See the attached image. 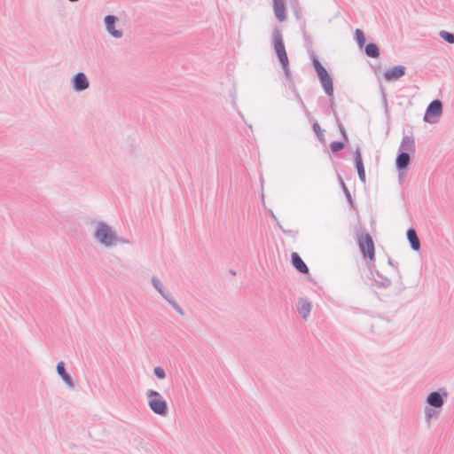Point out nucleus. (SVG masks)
Returning a JSON list of instances; mask_svg holds the SVG:
<instances>
[{
    "label": "nucleus",
    "instance_id": "f257e3e1",
    "mask_svg": "<svg viewBox=\"0 0 454 454\" xmlns=\"http://www.w3.org/2000/svg\"><path fill=\"white\" fill-rule=\"evenodd\" d=\"M449 394L443 387L430 392L426 398L425 419L430 424L431 419L440 414L443 405L447 402Z\"/></svg>",
    "mask_w": 454,
    "mask_h": 454
},
{
    "label": "nucleus",
    "instance_id": "f03ea898",
    "mask_svg": "<svg viewBox=\"0 0 454 454\" xmlns=\"http://www.w3.org/2000/svg\"><path fill=\"white\" fill-rule=\"evenodd\" d=\"M272 48L278 59L279 63L281 64L285 77L290 78L291 70L289 67V59L286 50L282 33L278 27H276L272 31Z\"/></svg>",
    "mask_w": 454,
    "mask_h": 454
},
{
    "label": "nucleus",
    "instance_id": "7ed1b4c3",
    "mask_svg": "<svg viewBox=\"0 0 454 454\" xmlns=\"http://www.w3.org/2000/svg\"><path fill=\"white\" fill-rule=\"evenodd\" d=\"M312 65L325 95L332 97L334 93V88L331 74L323 67L317 55H312Z\"/></svg>",
    "mask_w": 454,
    "mask_h": 454
},
{
    "label": "nucleus",
    "instance_id": "20e7f679",
    "mask_svg": "<svg viewBox=\"0 0 454 454\" xmlns=\"http://www.w3.org/2000/svg\"><path fill=\"white\" fill-rule=\"evenodd\" d=\"M94 238L106 247L114 246L116 232L105 222H98L94 231Z\"/></svg>",
    "mask_w": 454,
    "mask_h": 454
},
{
    "label": "nucleus",
    "instance_id": "39448f33",
    "mask_svg": "<svg viewBox=\"0 0 454 454\" xmlns=\"http://www.w3.org/2000/svg\"><path fill=\"white\" fill-rule=\"evenodd\" d=\"M146 398L148 406L153 413L163 417L168 413V403L158 391L148 389Z\"/></svg>",
    "mask_w": 454,
    "mask_h": 454
},
{
    "label": "nucleus",
    "instance_id": "423d86ee",
    "mask_svg": "<svg viewBox=\"0 0 454 454\" xmlns=\"http://www.w3.org/2000/svg\"><path fill=\"white\" fill-rule=\"evenodd\" d=\"M357 244L360 251L365 259L374 261L375 259V247L372 236L368 232L357 235Z\"/></svg>",
    "mask_w": 454,
    "mask_h": 454
},
{
    "label": "nucleus",
    "instance_id": "0eeeda50",
    "mask_svg": "<svg viewBox=\"0 0 454 454\" xmlns=\"http://www.w3.org/2000/svg\"><path fill=\"white\" fill-rule=\"evenodd\" d=\"M442 114V102L435 98L432 100L428 106H427L424 121L427 123H434L436 119L439 118Z\"/></svg>",
    "mask_w": 454,
    "mask_h": 454
},
{
    "label": "nucleus",
    "instance_id": "6e6552de",
    "mask_svg": "<svg viewBox=\"0 0 454 454\" xmlns=\"http://www.w3.org/2000/svg\"><path fill=\"white\" fill-rule=\"evenodd\" d=\"M410 153L411 152H405L403 150L398 149V153L395 158V168L399 173L400 177L402 175L406 173L411 162Z\"/></svg>",
    "mask_w": 454,
    "mask_h": 454
},
{
    "label": "nucleus",
    "instance_id": "1a4fd4ad",
    "mask_svg": "<svg viewBox=\"0 0 454 454\" xmlns=\"http://www.w3.org/2000/svg\"><path fill=\"white\" fill-rule=\"evenodd\" d=\"M119 19L117 16L109 14L106 15L104 19V23L106 26V29L107 33L113 36L114 38L119 39L122 37L123 32L121 29H117L116 23L118 22Z\"/></svg>",
    "mask_w": 454,
    "mask_h": 454
},
{
    "label": "nucleus",
    "instance_id": "9d476101",
    "mask_svg": "<svg viewBox=\"0 0 454 454\" xmlns=\"http://www.w3.org/2000/svg\"><path fill=\"white\" fill-rule=\"evenodd\" d=\"M71 85L75 92H82L90 87V81L83 72H78L71 78Z\"/></svg>",
    "mask_w": 454,
    "mask_h": 454
},
{
    "label": "nucleus",
    "instance_id": "9b49d317",
    "mask_svg": "<svg viewBox=\"0 0 454 454\" xmlns=\"http://www.w3.org/2000/svg\"><path fill=\"white\" fill-rule=\"evenodd\" d=\"M406 67L403 65H396L386 70L383 77L387 82H395L405 74Z\"/></svg>",
    "mask_w": 454,
    "mask_h": 454
},
{
    "label": "nucleus",
    "instance_id": "f8f14e48",
    "mask_svg": "<svg viewBox=\"0 0 454 454\" xmlns=\"http://www.w3.org/2000/svg\"><path fill=\"white\" fill-rule=\"evenodd\" d=\"M354 164L357 171L358 178L362 184L366 183V175L360 149L357 147L353 153Z\"/></svg>",
    "mask_w": 454,
    "mask_h": 454
},
{
    "label": "nucleus",
    "instance_id": "ddd939ff",
    "mask_svg": "<svg viewBox=\"0 0 454 454\" xmlns=\"http://www.w3.org/2000/svg\"><path fill=\"white\" fill-rule=\"evenodd\" d=\"M372 278L375 285L380 288H387L391 286L390 278L383 276L379 270L373 266H369Z\"/></svg>",
    "mask_w": 454,
    "mask_h": 454
},
{
    "label": "nucleus",
    "instance_id": "4468645a",
    "mask_svg": "<svg viewBox=\"0 0 454 454\" xmlns=\"http://www.w3.org/2000/svg\"><path fill=\"white\" fill-rule=\"evenodd\" d=\"M57 372L59 376L61 378V380L64 381V383L69 387L74 388V382L72 378V376L67 372L66 370V364L63 361H59L57 364Z\"/></svg>",
    "mask_w": 454,
    "mask_h": 454
},
{
    "label": "nucleus",
    "instance_id": "2eb2a0df",
    "mask_svg": "<svg viewBox=\"0 0 454 454\" xmlns=\"http://www.w3.org/2000/svg\"><path fill=\"white\" fill-rule=\"evenodd\" d=\"M291 263L294 269L301 274H308L309 272L308 265L296 252L291 254Z\"/></svg>",
    "mask_w": 454,
    "mask_h": 454
},
{
    "label": "nucleus",
    "instance_id": "dca6fc26",
    "mask_svg": "<svg viewBox=\"0 0 454 454\" xmlns=\"http://www.w3.org/2000/svg\"><path fill=\"white\" fill-rule=\"evenodd\" d=\"M273 11L276 19L283 22L286 19L285 0H273Z\"/></svg>",
    "mask_w": 454,
    "mask_h": 454
},
{
    "label": "nucleus",
    "instance_id": "f3484780",
    "mask_svg": "<svg viewBox=\"0 0 454 454\" xmlns=\"http://www.w3.org/2000/svg\"><path fill=\"white\" fill-rule=\"evenodd\" d=\"M297 310L303 319H307L310 314L311 303L306 298H299Z\"/></svg>",
    "mask_w": 454,
    "mask_h": 454
},
{
    "label": "nucleus",
    "instance_id": "a211bd4d",
    "mask_svg": "<svg viewBox=\"0 0 454 454\" xmlns=\"http://www.w3.org/2000/svg\"><path fill=\"white\" fill-rule=\"evenodd\" d=\"M406 237L413 251H419L421 248L420 241L417 236L416 231L411 227L406 231Z\"/></svg>",
    "mask_w": 454,
    "mask_h": 454
},
{
    "label": "nucleus",
    "instance_id": "6ab92c4d",
    "mask_svg": "<svg viewBox=\"0 0 454 454\" xmlns=\"http://www.w3.org/2000/svg\"><path fill=\"white\" fill-rule=\"evenodd\" d=\"M301 30L302 32V37L304 40V46L307 49L308 53L309 54L310 59L312 60V55H316L312 49V40L310 36L308 35L306 31V23L305 20H302L300 24Z\"/></svg>",
    "mask_w": 454,
    "mask_h": 454
},
{
    "label": "nucleus",
    "instance_id": "aec40b11",
    "mask_svg": "<svg viewBox=\"0 0 454 454\" xmlns=\"http://www.w3.org/2000/svg\"><path fill=\"white\" fill-rule=\"evenodd\" d=\"M363 48L364 54L367 57L377 59L380 55V49L379 45L375 43L370 42L366 43Z\"/></svg>",
    "mask_w": 454,
    "mask_h": 454
},
{
    "label": "nucleus",
    "instance_id": "412c9836",
    "mask_svg": "<svg viewBox=\"0 0 454 454\" xmlns=\"http://www.w3.org/2000/svg\"><path fill=\"white\" fill-rule=\"evenodd\" d=\"M399 149L405 152H415V141L412 136H403Z\"/></svg>",
    "mask_w": 454,
    "mask_h": 454
},
{
    "label": "nucleus",
    "instance_id": "4be33fe9",
    "mask_svg": "<svg viewBox=\"0 0 454 454\" xmlns=\"http://www.w3.org/2000/svg\"><path fill=\"white\" fill-rule=\"evenodd\" d=\"M151 281H152V285L153 286V287L160 294V295L165 300L170 296V294L164 289L163 285L161 284L160 280L157 277L153 276L152 278Z\"/></svg>",
    "mask_w": 454,
    "mask_h": 454
},
{
    "label": "nucleus",
    "instance_id": "5701e85b",
    "mask_svg": "<svg viewBox=\"0 0 454 454\" xmlns=\"http://www.w3.org/2000/svg\"><path fill=\"white\" fill-rule=\"evenodd\" d=\"M354 39L356 42L358 47L363 49V47L366 44L365 35L363 30L356 28L354 33Z\"/></svg>",
    "mask_w": 454,
    "mask_h": 454
},
{
    "label": "nucleus",
    "instance_id": "b1692460",
    "mask_svg": "<svg viewBox=\"0 0 454 454\" xmlns=\"http://www.w3.org/2000/svg\"><path fill=\"white\" fill-rule=\"evenodd\" d=\"M348 142V141H345V140H340V141L335 140V141L331 142L330 143L331 152L333 154H337L339 152H340L341 150L344 149V147Z\"/></svg>",
    "mask_w": 454,
    "mask_h": 454
},
{
    "label": "nucleus",
    "instance_id": "393cba45",
    "mask_svg": "<svg viewBox=\"0 0 454 454\" xmlns=\"http://www.w3.org/2000/svg\"><path fill=\"white\" fill-rule=\"evenodd\" d=\"M338 178H339V181H340V186L343 190V192L347 198V200L349 204V206L351 207H355V203H354V200L352 199V196L350 194V192L348 191V187L346 186L344 181L342 180L341 176L340 175H338Z\"/></svg>",
    "mask_w": 454,
    "mask_h": 454
},
{
    "label": "nucleus",
    "instance_id": "a878e982",
    "mask_svg": "<svg viewBox=\"0 0 454 454\" xmlns=\"http://www.w3.org/2000/svg\"><path fill=\"white\" fill-rule=\"evenodd\" d=\"M312 129L316 133L317 137L318 138V140L321 143L325 144V135H324L325 129H321V127H320V125L318 124L317 121H315L312 123Z\"/></svg>",
    "mask_w": 454,
    "mask_h": 454
},
{
    "label": "nucleus",
    "instance_id": "bb28decb",
    "mask_svg": "<svg viewBox=\"0 0 454 454\" xmlns=\"http://www.w3.org/2000/svg\"><path fill=\"white\" fill-rule=\"evenodd\" d=\"M439 36L450 44L454 43V33L446 30H442L439 32Z\"/></svg>",
    "mask_w": 454,
    "mask_h": 454
},
{
    "label": "nucleus",
    "instance_id": "cd10ccee",
    "mask_svg": "<svg viewBox=\"0 0 454 454\" xmlns=\"http://www.w3.org/2000/svg\"><path fill=\"white\" fill-rule=\"evenodd\" d=\"M286 83L289 88L294 87V96H295V98L297 99V101L301 102L302 98H301L300 93L298 92V90L296 89V86H295L294 79H293V75L291 74L290 78H286Z\"/></svg>",
    "mask_w": 454,
    "mask_h": 454
},
{
    "label": "nucleus",
    "instance_id": "c85d7f7f",
    "mask_svg": "<svg viewBox=\"0 0 454 454\" xmlns=\"http://www.w3.org/2000/svg\"><path fill=\"white\" fill-rule=\"evenodd\" d=\"M166 301L171 305V307L181 316L184 315V309L181 306L175 301V299L170 295Z\"/></svg>",
    "mask_w": 454,
    "mask_h": 454
},
{
    "label": "nucleus",
    "instance_id": "c756f323",
    "mask_svg": "<svg viewBox=\"0 0 454 454\" xmlns=\"http://www.w3.org/2000/svg\"><path fill=\"white\" fill-rule=\"evenodd\" d=\"M328 100H329V109L327 110V114H329L333 113V114L336 120L337 118H339V116L335 110L334 93H333L332 97H328Z\"/></svg>",
    "mask_w": 454,
    "mask_h": 454
},
{
    "label": "nucleus",
    "instance_id": "7c9ffc66",
    "mask_svg": "<svg viewBox=\"0 0 454 454\" xmlns=\"http://www.w3.org/2000/svg\"><path fill=\"white\" fill-rule=\"evenodd\" d=\"M335 121H336V124L338 126L339 131L341 135L342 140L348 141V134L346 132V129H345L343 124L340 121V118H337Z\"/></svg>",
    "mask_w": 454,
    "mask_h": 454
},
{
    "label": "nucleus",
    "instance_id": "2f4dec72",
    "mask_svg": "<svg viewBox=\"0 0 454 454\" xmlns=\"http://www.w3.org/2000/svg\"><path fill=\"white\" fill-rule=\"evenodd\" d=\"M155 377L159 380H164L166 378L165 370L161 366H156L153 369Z\"/></svg>",
    "mask_w": 454,
    "mask_h": 454
},
{
    "label": "nucleus",
    "instance_id": "473e14b6",
    "mask_svg": "<svg viewBox=\"0 0 454 454\" xmlns=\"http://www.w3.org/2000/svg\"><path fill=\"white\" fill-rule=\"evenodd\" d=\"M294 14L297 20L302 21L301 16V8L299 6L298 1L294 0V4H292Z\"/></svg>",
    "mask_w": 454,
    "mask_h": 454
},
{
    "label": "nucleus",
    "instance_id": "72a5a7b5",
    "mask_svg": "<svg viewBox=\"0 0 454 454\" xmlns=\"http://www.w3.org/2000/svg\"><path fill=\"white\" fill-rule=\"evenodd\" d=\"M380 92H381L382 102H383L386 113L388 114L387 94L385 92V89L383 88V86H380Z\"/></svg>",
    "mask_w": 454,
    "mask_h": 454
},
{
    "label": "nucleus",
    "instance_id": "f704fd0d",
    "mask_svg": "<svg viewBox=\"0 0 454 454\" xmlns=\"http://www.w3.org/2000/svg\"><path fill=\"white\" fill-rule=\"evenodd\" d=\"M280 228V230L282 231V232L287 236H292V237H295L297 234H298V231H294V230H286L284 229L281 225L278 226Z\"/></svg>",
    "mask_w": 454,
    "mask_h": 454
},
{
    "label": "nucleus",
    "instance_id": "c9c22d12",
    "mask_svg": "<svg viewBox=\"0 0 454 454\" xmlns=\"http://www.w3.org/2000/svg\"><path fill=\"white\" fill-rule=\"evenodd\" d=\"M116 243H121V244H130V241L128 239H125L123 237L118 236L116 234V239H114V245Z\"/></svg>",
    "mask_w": 454,
    "mask_h": 454
},
{
    "label": "nucleus",
    "instance_id": "e433bc0d",
    "mask_svg": "<svg viewBox=\"0 0 454 454\" xmlns=\"http://www.w3.org/2000/svg\"><path fill=\"white\" fill-rule=\"evenodd\" d=\"M270 214L271 218L277 223L278 226L281 225L272 210H270Z\"/></svg>",
    "mask_w": 454,
    "mask_h": 454
},
{
    "label": "nucleus",
    "instance_id": "4c0bfd02",
    "mask_svg": "<svg viewBox=\"0 0 454 454\" xmlns=\"http://www.w3.org/2000/svg\"><path fill=\"white\" fill-rule=\"evenodd\" d=\"M299 104L301 106V108L303 109V111H307V107L302 99H301V102H299Z\"/></svg>",
    "mask_w": 454,
    "mask_h": 454
},
{
    "label": "nucleus",
    "instance_id": "58836bf2",
    "mask_svg": "<svg viewBox=\"0 0 454 454\" xmlns=\"http://www.w3.org/2000/svg\"><path fill=\"white\" fill-rule=\"evenodd\" d=\"M387 263H388L389 265L393 266V267H395V264H394V262H393V261L391 260V258H388V262H387Z\"/></svg>",
    "mask_w": 454,
    "mask_h": 454
},
{
    "label": "nucleus",
    "instance_id": "ea45409f",
    "mask_svg": "<svg viewBox=\"0 0 454 454\" xmlns=\"http://www.w3.org/2000/svg\"><path fill=\"white\" fill-rule=\"evenodd\" d=\"M230 273H231V275H236V272H235V270H230Z\"/></svg>",
    "mask_w": 454,
    "mask_h": 454
},
{
    "label": "nucleus",
    "instance_id": "a19ab883",
    "mask_svg": "<svg viewBox=\"0 0 454 454\" xmlns=\"http://www.w3.org/2000/svg\"><path fill=\"white\" fill-rule=\"evenodd\" d=\"M305 114H307V116H310V113L309 112V110L307 109V111H304Z\"/></svg>",
    "mask_w": 454,
    "mask_h": 454
},
{
    "label": "nucleus",
    "instance_id": "79ce46f5",
    "mask_svg": "<svg viewBox=\"0 0 454 454\" xmlns=\"http://www.w3.org/2000/svg\"><path fill=\"white\" fill-rule=\"evenodd\" d=\"M305 114H307V116H310V113L309 112V110L307 109V111H304Z\"/></svg>",
    "mask_w": 454,
    "mask_h": 454
},
{
    "label": "nucleus",
    "instance_id": "37998d69",
    "mask_svg": "<svg viewBox=\"0 0 454 454\" xmlns=\"http://www.w3.org/2000/svg\"><path fill=\"white\" fill-rule=\"evenodd\" d=\"M68 1L71 3H75V2H78L79 0H68Z\"/></svg>",
    "mask_w": 454,
    "mask_h": 454
},
{
    "label": "nucleus",
    "instance_id": "c03bdc74",
    "mask_svg": "<svg viewBox=\"0 0 454 454\" xmlns=\"http://www.w3.org/2000/svg\"><path fill=\"white\" fill-rule=\"evenodd\" d=\"M403 175H402V176H401V177L399 176L400 181H401L402 179H403Z\"/></svg>",
    "mask_w": 454,
    "mask_h": 454
}]
</instances>
